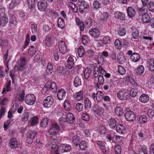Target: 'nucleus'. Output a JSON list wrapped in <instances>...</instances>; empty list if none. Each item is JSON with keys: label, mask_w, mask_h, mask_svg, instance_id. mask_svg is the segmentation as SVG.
I'll return each mask as SVG.
<instances>
[{"label": "nucleus", "mask_w": 154, "mask_h": 154, "mask_svg": "<svg viewBox=\"0 0 154 154\" xmlns=\"http://www.w3.org/2000/svg\"><path fill=\"white\" fill-rule=\"evenodd\" d=\"M51 138L48 141L47 145L51 147V153L52 154H59L58 152V147L60 143L58 140L56 138V137L52 136Z\"/></svg>", "instance_id": "1"}, {"label": "nucleus", "mask_w": 154, "mask_h": 154, "mask_svg": "<svg viewBox=\"0 0 154 154\" xmlns=\"http://www.w3.org/2000/svg\"><path fill=\"white\" fill-rule=\"evenodd\" d=\"M57 88L56 84L54 82H48L46 84L42 91V93L43 94L46 92L50 91L53 92L56 91Z\"/></svg>", "instance_id": "2"}, {"label": "nucleus", "mask_w": 154, "mask_h": 154, "mask_svg": "<svg viewBox=\"0 0 154 154\" xmlns=\"http://www.w3.org/2000/svg\"><path fill=\"white\" fill-rule=\"evenodd\" d=\"M60 130V128L58 124L55 123L51 124L48 131L50 135L55 137V135L58 133Z\"/></svg>", "instance_id": "3"}, {"label": "nucleus", "mask_w": 154, "mask_h": 154, "mask_svg": "<svg viewBox=\"0 0 154 154\" xmlns=\"http://www.w3.org/2000/svg\"><path fill=\"white\" fill-rule=\"evenodd\" d=\"M35 97L33 94H27L24 98L25 102L29 105H33L35 103Z\"/></svg>", "instance_id": "4"}, {"label": "nucleus", "mask_w": 154, "mask_h": 154, "mask_svg": "<svg viewBox=\"0 0 154 154\" xmlns=\"http://www.w3.org/2000/svg\"><path fill=\"white\" fill-rule=\"evenodd\" d=\"M54 98L51 96H48L44 99L43 104L45 107L48 108L51 107L54 102Z\"/></svg>", "instance_id": "5"}, {"label": "nucleus", "mask_w": 154, "mask_h": 154, "mask_svg": "<svg viewBox=\"0 0 154 154\" xmlns=\"http://www.w3.org/2000/svg\"><path fill=\"white\" fill-rule=\"evenodd\" d=\"M37 7L39 11L42 12L45 11L47 8V3L45 0H40L38 3Z\"/></svg>", "instance_id": "6"}, {"label": "nucleus", "mask_w": 154, "mask_h": 154, "mask_svg": "<svg viewBox=\"0 0 154 154\" xmlns=\"http://www.w3.org/2000/svg\"><path fill=\"white\" fill-rule=\"evenodd\" d=\"M37 134V133L34 131H29L26 133V136L27 139V142L29 144L32 143L33 139Z\"/></svg>", "instance_id": "7"}, {"label": "nucleus", "mask_w": 154, "mask_h": 154, "mask_svg": "<svg viewBox=\"0 0 154 154\" xmlns=\"http://www.w3.org/2000/svg\"><path fill=\"white\" fill-rule=\"evenodd\" d=\"M71 146L67 144H63L60 145L58 147V152L60 153L69 152L71 149Z\"/></svg>", "instance_id": "8"}, {"label": "nucleus", "mask_w": 154, "mask_h": 154, "mask_svg": "<svg viewBox=\"0 0 154 154\" xmlns=\"http://www.w3.org/2000/svg\"><path fill=\"white\" fill-rule=\"evenodd\" d=\"M58 48L60 52L62 54H65L67 51V48L66 43L62 40L59 41Z\"/></svg>", "instance_id": "9"}, {"label": "nucleus", "mask_w": 154, "mask_h": 154, "mask_svg": "<svg viewBox=\"0 0 154 154\" xmlns=\"http://www.w3.org/2000/svg\"><path fill=\"white\" fill-rule=\"evenodd\" d=\"M26 63L25 58L24 57L21 58L17 62V65L15 66L14 67V69L17 67L18 70H22L25 66Z\"/></svg>", "instance_id": "10"}, {"label": "nucleus", "mask_w": 154, "mask_h": 154, "mask_svg": "<svg viewBox=\"0 0 154 154\" xmlns=\"http://www.w3.org/2000/svg\"><path fill=\"white\" fill-rule=\"evenodd\" d=\"M128 93L126 90H122L117 93V97L120 100H124L128 98Z\"/></svg>", "instance_id": "11"}, {"label": "nucleus", "mask_w": 154, "mask_h": 154, "mask_svg": "<svg viewBox=\"0 0 154 154\" xmlns=\"http://www.w3.org/2000/svg\"><path fill=\"white\" fill-rule=\"evenodd\" d=\"M126 119L129 121H132L135 120L136 116L134 113L131 111L127 112L125 115Z\"/></svg>", "instance_id": "12"}, {"label": "nucleus", "mask_w": 154, "mask_h": 154, "mask_svg": "<svg viewBox=\"0 0 154 154\" xmlns=\"http://www.w3.org/2000/svg\"><path fill=\"white\" fill-rule=\"evenodd\" d=\"M126 11L128 16L131 18L134 17L136 14L135 9L131 6H129L127 8Z\"/></svg>", "instance_id": "13"}, {"label": "nucleus", "mask_w": 154, "mask_h": 154, "mask_svg": "<svg viewBox=\"0 0 154 154\" xmlns=\"http://www.w3.org/2000/svg\"><path fill=\"white\" fill-rule=\"evenodd\" d=\"M89 34L92 37L96 38L98 37L100 34V32L99 30L95 28H93L89 32Z\"/></svg>", "instance_id": "14"}, {"label": "nucleus", "mask_w": 154, "mask_h": 154, "mask_svg": "<svg viewBox=\"0 0 154 154\" xmlns=\"http://www.w3.org/2000/svg\"><path fill=\"white\" fill-rule=\"evenodd\" d=\"M55 37L53 35L48 36L46 39V44L48 47H51L54 43Z\"/></svg>", "instance_id": "15"}, {"label": "nucleus", "mask_w": 154, "mask_h": 154, "mask_svg": "<svg viewBox=\"0 0 154 154\" xmlns=\"http://www.w3.org/2000/svg\"><path fill=\"white\" fill-rule=\"evenodd\" d=\"M66 95V91L64 89L61 88L58 91L57 96L60 100H63L65 97Z\"/></svg>", "instance_id": "16"}, {"label": "nucleus", "mask_w": 154, "mask_h": 154, "mask_svg": "<svg viewBox=\"0 0 154 154\" xmlns=\"http://www.w3.org/2000/svg\"><path fill=\"white\" fill-rule=\"evenodd\" d=\"M126 128L123 125L119 124L116 127V130L118 133L122 134L125 133Z\"/></svg>", "instance_id": "17"}, {"label": "nucleus", "mask_w": 154, "mask_h": 154, "mask_svg": "<svg viewBox=\"0 0 154 154\" xmlns=\"http://www.w3.org/2000/svg\"><path fill=\"white\" fill-rule=\"evenodd\" d=\"M117 59L118 62L121 64L124 63L126 60L125 57L122 52L119 53L118 54Z\"/></svg>", "instance_id": "18"}, {"label": "nucleus", "mask_w": 154, "mask_h": 154, "mask_svg": "<svg viewBox=\"0 0 154 154\" xmlns=\"http://www.w3.org/2000/svg\"><path fill=\"white\" fill-rule=\"evenodd\" d=\"M38 123V117L35 116L32 117L28 122L29 125L32 127L36 125Z\"/></svg>", "instance_id": "19"}, {"label": "nucleus", "mask_w": 154, "mask_h": 154, "mask_svg": "<svg viewBox=\"0 0 154 154\" xmlns=\"http://www.w3.org/2000/svg\"><path fill=\"white\" fill-rule=\"evenodd\" d=\"M139 100L142 103H147L149 101V97L147 94H143L140 97Z\"/></svg>", "instance_id": "20"}, {"label": "nucleus", "mask_w": 154, "mask_h": 154, "mask_svg": "<svg viewBox=\"0 0 154 154\" xmlns=\"http://www.w3.org/2000/svg\"><path fill=\"white\" fill-rule=\"evenodd\" d=\"M89 7V4L86 2H81L79 5V9L80 11H86Z\"/></svg>", "instance_id": "21"}, {"label": "nucleus", "mask_w": 154, "mask_h": 154, "mask_svg": "<svg viewBox=\"0 0 154 154\" xmlns=\"http://www.w3.org/2000/svg\"><path fill=\"white\" fill-rule=\"evenodd\" d=\"M66 119L67 122L70 123L72 124L74 122L75 118L72 113L69 112L66 115Z\"/></svg>", "instance_id": "22"}, {"label": "nucleus", "mask_w": 154, "mask_h": 154, "mask_svg": "<svg viewBox=\"0 0 154 154\" xmlns=\"http://www.w3.org/2000/svg\"><path fill=\"white\" fill-rule=\"evenodd\" d=\"M10 146L11 149H15L18 146V142L16 138H12L9 142Z\"/></svg>", "instance_id": "23"}, {"label": "nucleus", "mask_w": 154, "mask_h": 154, "mask_svg": "<svg viewBox=\"0 0 154 154\" xmlns=\"http://www.w3.org/2000/svg\"><path fill=\"white\" fill-rule=\"evenodd\" d=\"M67 66L68 69H71L74 66V60L73 57L70 56L67 60Z\"/></svg>", "instance_id": "24"}, {"label": "nucleus", "mask_w": 154, "mask_h": 154, "mask_svg": "<svg viewBox=\"0 0 154 154\" xmlns=\"http://www.w3.org/2000/svg\"><path fill=\"white\" fill-rule=\"evenodd\" d=\"M140 58V55L138 53H134L131 55L130 58L132 61L136 62L139 60Z\"/></svg>", "instance_id": "25"}, {"label": "nucleus", "mask_w": 154, "mask_h": 154, "mask_svg": "<svg viewBox=\"0 0 154 154\" xmlns=\"http://www.w3.org/2000/svg\"><path fill=\"white\" fill-rule=\"evenodd\" d=\"M96 142L100 148L103 154H105L106 152V149L104 143L103 142L100 141H97Z\"/></svg>", "instance_id": "26"}, {"label": "nucleus", "mask_w": 154, "mask_h": 154, "mask_svg": "<svg viewBox=\"0 0 154 154\" xmlns=\"http://www.w3.org/2000/svg\"><path fill=\"white\" fill-rule=\"evenodd\" d=\"M115 16L116 18H117L122 20L125 19V15L122 13L119 12L115 13Z\"/></svg>", "instance_id": "27"}, {"label": "nucleus", "mask_w": 154, "mask_h": 154, "mask_svg": "<svg viewBox=\"0 0 154 154\" xmlns=\"http://www.w3.org/2000/svg\"><path fill=\"white\" fill-rule=\"evenodd\" d=\"M74 85L75 87H77L82 85L81 79L78 76L76 77L73 82Z\"/></svg>", "instance_id": "28"}, {"label": "nucleus", "mask_w": 154, "mask_h": 154, "mask_svg": "<svg viewBox=\"0 0 154 154\" xmlns=\"http://www.w3.org/2000/svg\"><path fill=\"white\" fill-rule=\"evenodd\" d=\"M63 107L66 110L69 111L71 109V106L68 100H66L63 103Z\"/></svg>", "instance_id": "29"}, {"label": "nucleus", "mask_w": 154, "mask_h": 154, "mask_svg": "<svg viewBox=\"0 0 154 154\" xmlns=\"http://www.w3.org/2000/svg\"><path fill=\"white\" fill-rule=\"evenodd\" d=\"M75 21L79 27H80V30L82 31H83L84 29V24L83 23L80 21L78 18H75Z\"/></svg>", "instance_id": "30"}, {"label": "nucleus", "mask_w": 154, "mask_h": 154, "mask_svg": "<svg viewBox=\"0 0 154 154\" xmlns=\"http://www.w3.org/2000/svg\"><path fill=\"white\" fill-rule=\"evenodd\" d=\"M108 123L109 126L111 128H114L117 124L116 120L113 118L110 119L109 121L108 122Z\"/></svg>", "instance_id": "31"}, {"label": "nucleus", "mask_w": 154, "mask_h": 154, "mask_svg": "<svg viewBox=\"0 0 154 154\" xmlns=\"http://www.w3.org/2000/svg\"><path fill=\"white\" fill-rule=\"evenodd\" d=\"M19 3V0H12L9 5V7L10 9H13L15 7L17 6Z\"/></svg>", "instance_id": "32"}, {"label": "nucleus", "mask_w": 154, "mask_h": 154, "mask_svg": "<svg viewBox=\"0 0 154 154\" xmlns=\"http://www.w3.org/2000/svg\"><path fill=\"white\" fill-rule=\"evenodd\" d=\"M78 55L80 57H82L84 56L85 53L84 48L82 46H81L78 50Z\"/></svg>", "instance_id": "33"}, {"label": "nucleus", "mask_w": 154, "mask_h": 154, "mask_svg": "<svg viewBox=\"0 0 154 154\" xmlns=\"http://www.w3.org/2000/svg\"><path fill=\"white\" fill-rule=\"evenodd\" d=\"M59 123L61 126L64 127L67 124V121L65 118L62 117L59 119Z\"/></svg>", "instance_id": "34"}, {"label": "nucleus", "mask_w": 154, "mask_h": 154, "mask_svg": "<svg viewBox=\"0 0 154 154\" xmlns=\"http://www.w3.org/2000/svg\"><path fill=\"white\" fill-rule=\"evenodd\" d=\"M57 25L58 27L61 29H63L64 28L65 25V23L64 20L62 18H59L57 21Z\"/></svg>", "instance_id": "35"}, {"label": "nucleus", "mask_w": 154, "mask_h": 154, "mask_svg": "<svg viewBox=\"0 0 154 154\" xmlns=\"http://www.w3.org/2000/svg\"><path fill=\"white\" fill-rule=\"evenodd\" d=\"M30 113L27 112H24L22 116V120L24 122H26L29 117Z\"/></svg>", "instance_id": "36"}, {"label": "nucleus", "mask_w": 154, "mask_h": 154, "mask_svg": "<svg viewBox=\"0 0 154 154\" xmlns=\"http://www.w3.org/2000/svg\"><path fill=\"white\" fill-rule=\"evenodd\" d=\"M97 98L96 100L97 101L100 102L103 98V93L101 91H98L96 93Z\"/></svg>", "instance_id": "37"}, {"label": "nucleus", "mask_w": 154, "mask_h": 154, "mask_svg": "<svg viewBox=\"0 0 154 154\" xmlns=\"http://www.w3.org/2000/svg\"><path fill=\"white\" fill-rule=\"evenodd\" d=\"M79 144L80 148L82 150H85L87 148V144L85 141H82Z\"/></svg>", "instance_id": "38"}, {"label": "nucleus", "mask_w": 154, "mask_h": 154, "mask_svg": "<svg viewBox=\"0 0 154 154\" xmlns=\"http://www.w3.org/2000/svg\"><path fill=\"white\" fill-rule=\"evenodd\" d=\"M25 93L23 90L20 91L18 96V100L20 101H23L24 100Z\"/></svg>", "instance_id": "39"}, {"label": "nucleus", "mask_w": 154, "mask_h": 154, "mask_svg": "<svg viewBox=\"0 0 154 154\" xmlns=\"http://www.w3.org/2000/svg\"><path fill=\"white\" fill-rule=\"evenodd\" d=\"M147 9L149 11L154 12V3L152 2H149L148 4Z\"/></svg>", "instance_id": "40"}, {"label": "nucleus", "mask_w": 154, "mask_h": 154, "mask_svg": "<svg viewBox=\"0 0 154 154\" xmlns=\"http://www.w3.org/2000/svg\"><path fill=\"white\" fill-rule=\"evenodd\" d=\"M80 139L79 137L77 136H74L72 140V142L75 146H77L79 144Z\"/></svg>", "instance_id": "41"}, {"label": "nucleus", "mask_w": 154, "mask_h": 154, "mask_svg": "<svg viewBox=\"0 0 154 154\" xmlns=\"http://www.w3.org/2000/svg\"><path fill=\"white\" fill-rule=\"evenodd\" d=\"M69 6L72 11L75 13H76L78 11V8L76 5L72 2H69Z\"/></svg>", "instance_id": "42"}, {"label": "nucleus", "mask_w": 154, "mask_h": 154, "mask_svg": "<svg viewBox=\"0 0 154 154\" xmlns=\"http://www.w3.org/2000/svg\"><path fill=\"white\" fill-rule=\"evenodd\" d=\"M53 71V66L51 63L49 62L47 66V72L48 74H51Z\"/></svg>", "instance_id": "43"}, {"label": "nucleus", "mask_w": 154, "mask_h": 154, "mask_svg": "<svg viewBox=\"0 0 154 154\" xmlns=\"http://www.w3.org/2000/svg\"><path fill=\"white\" fill-rule=\"evenodd\" d=\"M101 7V4L97 1H95L93 4L92 8L93 9L96 10Z\"/></svg>", "instance_id": "44"}, {"label": "nucleus", "mask_w": 154, "mask_h": 154, "mask_svg": "<svg viewBox=\"0 0 154 154\" xmlns=\"http://www.w3.org/2000/svg\"><path fill=\"white\" fill-rule=\"evenodd\" d=\"M150 17L148 14L143 15L142 18V21L145 23H148L150 20Z\"/></svg>", "instance_id": "45"}, {"label": "nucleus", "mask_w": 154, "mask_h": 154, "mask_svg": "<svg viewBox=\"0 0 154 154\" xmlns=\"http://www.w3.org/2000/svg\"><path fill=\"white\" fill-rule=\"evenodd\" d=\"M148 121L147 117L144 115L141 116L139 118V122L141 124L145 123Z\"/></svg>", "instance_id": "46"}, {"label": "nucleus", "mask_w": 154, "mask_h": 154, "mask_svg": "<svg viewBox=\"0 0 154 154\" xmlns=\"http://www.w3.org/2000/svg\"><path fill=\"white\" fill-rule=\"evenodd\" d=\"M83 93L82 91H80L77 93L75 95L76 100L79 101L82 100L83 98Z\"/></svg>", "instance_id": "47"}, {"label": "nucleus", "mask_w": 154, "mask_h": 154, "mask_svg": "<svg viewBox=\"0 0 154 154\" xmlns=\"http://www.w3.org/2000/svg\"><path fill=\"white\" fill-rule=\"evenodd\" d=\"M85 108H90L91 106V103L90 100L88 98H85L84 102Z\"/></svg>", "instance_id": "48"}, {"label": "nucleus", "mask_w": 154, "mask_h": 154, "mask_svg": "<svg viewBox=\"0 0 154 154\" xmlns=\"http://www.w3.org/2000/svg\"><path fill=\"white\" fill-rule=\"evenodd\" d=\"M48 122V120L47 118H44L42 119L40 122L41 127L45 128L47 126Z\"/></svg>", "instance_id": "49"}, {"label": "nucleus", "mask_w": 154, "mask_h": 154, "mask_svg": "<svg viewBox=\"0 0 154 154\" xmlns=\"http://www.w3.org/2000/svg\"><path fill=\"white\" fill-rule=\"evenodd\" d=\"M91 73V71L89 68H86L84 70V74L85 78L88 79L89 75Z\"/></svg>", "instance_id": "50"}, {"label": "nucleus", "mask_w": 154, "mask_h": 154, "mask_svg": "<svg viewBox=\"0 0 154 154\" xmlns=\"http://www.w3.org/2000/svg\"><path fill=\"white\" fill-rule=\"evenodd\" d=\"M147 9L146 8H140L139 10L138 14L140 16L143 17L144 15L147 14Z\"/></svg>", "instance_id": "51"}, {"label": "nucleus", "mask_w": 154, "mask_h": 154, "mask_svg": "<svg viewBox=\"0 0 154 154\" xmlns=\"http://www.w3.org/2000/svg\"><path fill=\"white\" fill-rule=\"evenodd\" d=\"M118 72L121 75H123L126 73L125 69L122 66L119 65L118 66Z\"/></svg>", "instance_id": "52"}, {"label": "nucleus", "mask_w": 154, "mask_h": 154, "mask_svg": "<svg viewBox=\"0 0 154 154\" xmlns=\"http://www.w3.org/2000/svg\"><path fill=\"white\" fill-rule=\"evenodd\" d=\"M27 2L30 9H32L35 7V0H28Z\"/></svg>", "instance_id": "53"}, {"label": "nucleus", "mask_w": 154, "mask_h": 154, "mask_svg": "<svg viewBox=\"0 0 154 154\" xmlns=\"http://www.w3.org/2000/svg\"><path fill=\"white\" fill-rule=\"evenodd\" d=\"M144 68L142 65L140 66L138 68L137 70V72L138 74L140 75L142 74L144 72Z\"/></svg>", "instance_id": "54"}, {"label": "nucleus", "mask_w": 154, "mask_h": 154, "mask_svg": "<svg viewBox=\"0 0 154 154\" xmlns=\"http://www.w3.org/2000/svg\"><path fill=\"white\" fill-rule=\"evenodd\" d=\"M126 32V31L125 29L120 28L118 30V34L121 36L125 35Z\"/></svg>", "instance_id": "55"}, {"label": "nucleus", "mask_w": 154, "mask_h": 154, "mask_svg": "<svg viewBox=\"0 0 154 154\" xmlns=\"http://www.w3.org/2000/svg\"><path fill=\"white\" fill-rule=\"evenodd\" d=\"M115 46L118 49H120L122 46V44L120 41L119 39H116L114 42Z\"/></svg>", "instance_id": "56"}, {"label": "nucleus", "mask_w": 154, "mask_h": 154, "mask_svg": "<svg viewBox=\"0 0 154 154\" xmlns=\"http://www.w3.org/2000/svg\"><path fill=\"white\" fill-rule=\"evenodd\" d=\"M147 149L146 147L143 146H142L139 151V154H148L147 153Z\"/></svg>", "instance_id": "57"}, {"label": "nucleus", "mask_w": 154, "mask_h": 154, "mask_svg": "<svg viewBox=\"0 0 154 154\" xmlns=\"http://www.w3.org/2000/svg\"><path fill=\"white\" fill-rule=\"evenodd\" d=\"M137 90L135 88H132L130 92V95L132 97H135L137 94Z\"/></svg>", "instance_id": "58"}, {"label": "nucleus", "mask_w": 154, "mask_h": 154, "mask_svg": "<svg viewBox=\"0 0 154 154\" xmlns=\"http://www.w3.org/2000/svg\"><path fill=\"white\" fill-rule=\"evenodd\" d=\"M132 37L135 39H137L139 37V32L137 30L133 31L132 33Z\"/></svg>", "instance_id": "59"}, {"label": "nucleus", "mask_w": 154, "mask_h": 154, "mask_svg": "<svg viewBox=\"0 0 154 154\" xmlns=\"http://www.w3.org/2000/svg\"><path fill=\"white\" fill-rule=\"evenodd\" d=\"M115 112L117 115H120L122 113V109L119 106H116L115 109Z\"/></svg>", "instance_id": "60"}, {"label": "nucleus", "mask_w": 154, "mask_h": 154, "mask_svg": "<svg viewBox=\"0 0 154 154\" xmlns=\"http://www.w3.org/2000/svg\"><path fill=\"white\" fill-rule=\"evenodd\" d=\"M0 21L1 22L2 25L4 26L8 23V19L5 16H4L2 17L1 20H0Z\"/></svg>", "instance_id": "61"}, {"label": "nucleus", "mask_w": 154, "mask_h": 154, "mask_svg": "<svg viewBox=\"0 0 154 154\" xmlns=\"http://www.w3.org/2000/svg\"><path fill=\"white\" fill-rule=\"evenodd\" d=\"M94 69V70L93 71V75L94 77L96 78L99 76V72L97 67L95 66Z\"/></svg>", "instance_id": "62"}, {"label": "nucleus", "mask_w": 154, "mask_h": 154, "mask_svg": "<svg viewBox=\"0 0 154 154\" xmlns=\"http://www.w3.org/2000/svg\"><path fill=\"white\" fill-rule=\"evenodd\" d=\"M83 106L82 104L81 103H77L76 106V110L78 112L81 111L83 110Z\"/></svg>", "instance_id": "63"}, {"label": "nucleus", "mask_w": 154, "mask_h": 154, "mask_svg": "<svg viewBox=\"0 0 154 154\" xmlns=\"http://www.w3.org/2000/svg\"><path fill=\"white\" fill-rule=\"evenodd\" d=\"M121 148L120 146L116 145L115 148V151L116 154H120L121 152Z\"/></svg>", "instance_id": "64"}]
</instances>
